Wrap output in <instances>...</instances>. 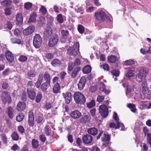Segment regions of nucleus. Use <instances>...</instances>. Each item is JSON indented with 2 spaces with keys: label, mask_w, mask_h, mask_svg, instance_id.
Returning a JSON list of instances; mask_svg holds the SVG:
<instances>
[{
  "label": "nucleus",
  "mask_w": 151,
  "mask_h": 151,
  "mask_svg": "<svg viewBox=\"0 0 151 151\" xmlns=\"http://www.w3.org/2000/svg\"><path fill=\"white\" fill-rule=\"evenodd\" d=\"M37 13L34 12L30 15V17L29 19V20L30 22H35L37 20Z\"/></svg>",
  "instance_id": "32"
},
{
  "label": "nucleus",
  "mask_w": 151,
  "mask_h": 151,
  "mask_svg": "<svg viewBox=\"0 0 151 151\" xmlns=\"http://www.w3.org/2000/svg\"><path fill=\"white\" fill-rule=\"evenodd\" d=\"M134 73L132 70H130L128 71L126 74V76L128 78H129L133 76L134 75Z\"/></svg>",
  "instance_id": "52"
},
{
  "label": "nucleus",
  "mask_w": 151,
  "mask_h": 151,
  "mask_svg": "<svg viewBox=\"0 0 151 151\" xmlns=\"http://www.w3.org/2000/svg\"><path fill=\"white\" fill-rule=\"evenodd\" d=\"M91 67L89 65H87L83 68L82 71L84 74H87L91 72Z\"/></svg>",
  "instance_id": "27"
},
{
  "label": "nucleus",
  "mask_w": 151,
  "mask_h": 151,
  "mask_svg": "<svg viewBox=\"0 0 151 151\" xmlns=\"http://www.w3.org/2000/svg\"><path fill=\"white\" fill-rule=\"evenodd\" d=\"M33 86V83L32 81H29L27 82V89H32V87Z\"/></svg>",
  "instance_id": "51"
},
{
  "label": "nucleus",
  "mask_w": 151,
  "mask_h": 151,
  "mask_svg": "<svg viewBox=\"0 0 151 151\" xmlns=\"http://www.w3.org/2000/svg\"><path fill=\"white\" fill-rule=\"evenodd\" d=\"M148 73V70L146 68L143 67L141 68L136 77V81L139 83L141 82L142 80L143 77Z\"/></svg>",
  "instance_id": "4"
},
{
  "label": "nucleus",
  "mask_w": 151,
  "mask_h": 151,
  "mask_svg": "<svg viewBox=\"0 0 151 151\" xmlns=\"http://www.w3.org/2000/svg\"><path fill=\"white\" fill-rule=\"evenodd\" d=\"M16 23L19 26L21 25L23 23V17L20 13L17 14L16 15Z\"/></svg>",
  "instance_id": "16"
},
{
  "label": "nucleus",
  "mask_w": 151,
  "mask_h": 151,
  "mask_svg": "<svg viewBox=\"0 0 151 151\" xmlns=\"http://www.w3.org/2000/svg\"><path fill=\"white\" fill-rule=\"evenodd\" d=\"M34 118L33 112L30 111L28 114V123L30 126L32 127L34 124Z\"/></svg>",
  "instance_id": "13"
},
{
  "label": "nucleus",
  "mask_w": 151,
  "mask_h": 151,
  "mask_svg": "<svg viewBox=\"0 0 151 151\" xmlns=\"http://www.w3.org/2000/svg\"><path fill=\"white\" fill-rule=\"evenodd\" d=\"M108 60L111 63H115L117 60V59L116 56L115 55H111L108 58Z\"/></svg>",
  "instance_id": "31"
},
{
  "label": "nucleus",
  "mask_w": 151,
  "mask_h": 151,
  "mask_svg": "<svg viewBox=\"0 0 151 151\" xmlns=\"http://www.w3.org/2000/svg\"><path fill=\"white\" fill-rule=\"evenodd\" d=\"M91 119V116L90 115L83 116L80 119V122L81 123L85 124L89 122Z\"/></svg>",
  "instance_id": "17"
},
{
  "label": "nucleus",
  "mask_w": 151,
  "mask_h": 151,
  "mask_svg": "<svg viewBox=\"0 0 151 151\" xmlns=\"http://www.w3.org/2000/svg\"><path fill=\"white\" fill-rule=\"evenodd\" d=\"M1 98L3 103L6 104L8 103L10 104L12 102V99L9 92L6 91L2 93Z\"/></svg>",
  "instance_id": "6"
},
{
  "label": "nucleus",
  "mask_w": 151,
  "mask_h": 151,
  "mask_svg": "<svg viewBox=\"0 0 151 151\" xmlns=\"http://www.w3.org/2000/svg\"><path fill=\"white\" fill-rule=\"evenodd\" d=\"M78 29L79 33L82 34L84 31V28L82 25H79L78 27Z\"/></svg>",
  "instance_id": "54"
},
{
  "label": "nucleus",
  "mask_w": 151,
  "mask_h": 151,
  "mask_svg": "<svg viewBox=\"0 0 151 151\" xmlns=\"http://www.w3.org/2000/svg\"><path fill=\"white\" fill-rule=\"evenodd\" d=\"M42 42V38L39 34H36L34 36L33 40V45L36 48H39L41 46Z\"/></svg>",
  "instance_id": "5"
},
{
  "label": "nucleus",
  "mask_w": 151,
  "mask_h": 151,
  "mask_svg": "<svg viewBox=\"0 0 151 151\" xmlns=\"http://www.w3.org/2000/svg\"><path fill=\"white\" fill-rule=\"evenodd\" d=\"M93 139V137L89 134L85 135L83 137V143L86 144H89L91 143Z\"/></svg>",
  "instance_id": "12"
},
{
  "label": "nucleus",
  "mask_w": 151,
  "mask_h": 151,
  "mask_svg": "<svg viewBox=\"0 0 151 151\" xmlns=\"http://www.w3.org/2000/svg\"><path fill=\"white\" fill-rule=\"evenodd\" d=\"M147 143L151 147V134L148 133L147 135Z\"/></svg>",
  "instance_id": "57"
},
{
  "label": "nucleus",
  "mask_w": 151,
  "mask_h": 151,
  "mask_svg": "<svg viewBox=\"0 0 151 151\" xmlns=\"http://www.w3.org/2000/svg\"><path fill=\"white\" fill-rule=\"evenodd\" d=\"M51 63L52 66L55 67L58 65H60L61 62L59 60L56 59L52 61Z\"/></svg>",
  "instance_id": "37"
},
{
  "label": "nucleus",
  "mask_w": 151,
  "mask_h": 151,
  "mask_svg": "<svg viewBox=\"0 0 151 151\" xmlns=\"http://www.w3.org/2000/svg\"><path fill=\"white\" fill-rule=\"evenodd\" d=\"M61 34L64 38L66 39L69 35V31L65 30H62Z\"/></svg>",
  "instance_id": "39"
},
{
  "label": "nucleus",
  "mask_w": 151,
  "mask_h": 151,
  "mask_svg": "<svg viewBox=\"0 0 151 151\" xmlns=\"http://www.w3.org/2000/svg\"><path fill=\"white\" fill-rule=\"evenodd\" d=\"M27 92L29 98L30 100H34L36 97V92L34 89L27 90Z\"/></svg>",
  "instance_id": "10"
},
{
  "label": "nucleus",
  "mask_w": 151,
  "mask_h": 151,
  "mask_svg": "<svg viewBox=\"0 0 151 151\" xmlns=\"http://www.w3.org/2000/svg\"><path fill=\"white\" fill-rule=\"evenodd\" d=\"M27 75L29 77H35L37 75V73L34 70H31L28 72Z\"/></svg>",
  "instance_id": "41"
},
{
  "label": "nucleus",
  "mask_w": 151,
  "mask_h": 151,
  "mask_svg": "<svg viewBox=\"0 0 151 151\" xmlns=\"http://www.w3.org/2000/svg\"><path fill=\"white\" fill-rule=\"evenodd\" d=\"M60 86L59 83H55L52 88L53 92L54 93H58L60 92Z\"/></svg>",
  "instance_id": "22"
},
{
  "label": "nucleus",
  "mask_w": 151,
  "mask_h": 151,
  "mask_svg": "<svg viewBox=\"0 0 151 151\" xmlns=\"http://www.w3.org/2000/svg\"><path fill=\"white\" fill-rule=\"evenodd\" d=\"M50 86V83L45 82L41 84L40 88L42 92H46Z\"/></svg>",
  "instance_id": "20"
},
{
  "label": "nucleus",
  "mask_w": 151,
  "mask_h": 151,
  "mask_svg": "<svg viewBox=\"0 0 151 151\" xmlns=\"http://www.w3.org/2000/svg\"><path fill=\"white\" fill-rule=\"evenodd\" d=\"M5 55L6 60L9 63H12L14 61V56L10 51H6L5 52Z\"/></svg>",
  "instance_id": "11"
},
{
  "label": "nucleus",
  "mask_w": 151,
  "mask_h": 151,
  "mask_svg": "<svg viewBox=\"0 0 151 151\" xmlns=\"http://www.w3.org/2000/svg\"><path fill=\"white\" fill-rule=\"evenodd\" d=\"M88 132L90 134L95 135L98 133V130L96 128H91L88 129Z\"/></svg>",
  "instance_id": "28"
},
{
  "label": "nucleus",
  "mask_w": 151,
  "mask_h": 151,
  "mask_svg": "<svg viewBox=\"0 0 151 151\" xmlns=\"http://www.w3.org/2000/svg\"><path fill=\"white\" fill-rule=\"evenodd\" d=\"M43 78L45 82L51 83V78L49 74L47 72H45L44 74Z\"/></svg>",
  "instance_id": "29"
},
{
  "label": "nucleus",
  "mask_w": 151,
  "mask_h": 151,
  "mask_svg": "<svg viewBox=\"0 0 151 151\" xmlns=\"http://www.w3.org/2000/svg\"><path fill=\"white\" fill-rule=\"evenodd\" d=\"M101 67L104 70H109V66L108 64H106L101 65Z\"/></svg>",
  "instance_id": "64"
},
{
  "label": "nucleus",
  "mask_w": 151,
  "mask_h": 151,
  "mask_svg": "<svg viewBox=\"0 0 151 151\" xmlns=\"http://www.w3.org/2000/svg\"><path fill=\"white\" fill-rule=\"evenodd\" d=\"M35 121L38 123H42V122H44L43 121V118L42 117L40 116H37L35 117Z\"/></svg>",
  "instance_id": "46"
},
{
  "label": "nucleus",
  "mask_w": 151,
  "mask_h": 151,
  "mask_svg": "<svg viewBox=\"0 0 151 151\" xmlns=\"http://www.w3.org/2000/svg\"><path fill=\"white\" fill-rule=\"evenodd\" d=\"M11 42L13 44H20L22 43L21 40L15 37L13 38L11 40Z\"/></svg>",
  "instance_id": "36"
},
{
  "label": "nucleus",
  "mask_w": 151,
  "mask_h": 151,
  "mask_svg": "<svg viewBox=\"0 0 151 151\" xmlns=\"http://www.w3.org/2000/svg\"><path fill=\"white\" fill-rule=\"evenodd\" d=\"M43 79V76L42 74H40L38 76V80L35 83V86L37 88H39L41 86L40 85L42 82Z\"/></svg>",
  "instance_id": "25"
},
{
  "label": "nucleus",
  "mask_w": 151,
  "mask_h": 151,
  "mask_svg": "<svg viewBox=\"0 0 151 151\" xmlns=\"http://www.w3.org/2000/svg\"><path fill=\"white\" fill-rule=\"evenodd\" d=\"M56 19L57 21L60 24L63 22V19L62 14H58L56 17Z\"/></svg>",
  "instance_id": "40"
},
{
  "label": "nucleus",
  "mask_w": 151,
  "mask_h": 151,
  "mask_svg": "<svg viewBox=\"0 0 151 151\" xmlns=\"http://www.w3.org/2000/svg\"><path fill=\"white\" fill-rule=\"evenodd\" d=\"M73 98L75 102L77 104H84L86 102L84 96L81 93L76 92L73 95Z\"/></svg>",
  "instance_id": "3"
},
{
  "label": "nucleus",
  "mask_w": 151,
  "mask_h": 151,
  "mask_svg": "<svg viewBox=\"0 0 151 151\" xmlns=\"http://www.w3.org/2000/svg\"><path fill=\"white\" fill-rule=\"evenodd\" d=\"M24 118V115L23 113H19L17 114L16 116V120L18 122L22 121Z\"/></svg>",
  "instance_id": "30"
},
{
  "label": "nucleus",
  "mask_w": 151,
  "mask_h": 151,
  "mask_svg": "<svg viewBox=\"0 0 151 151\" xmlns=\"http://www.w3.org/2000/svg\"><path fill=\"white\" fill-rule=\"evenodd\" d=\"M81 70V68L80 67L77 66L72 71L71 77L73 78H75Z\"/></svg>",
  "instance_id": "23"
},
{
  "label": "nucleus",
  "mask_w": 151,
  "mask_h": 151,
  "mask_svg": "<svg viewBox=\"0 0 151 151\" xmlns=\"http://www.w3.org/2000/svg\"><path fill=\"white\" fill-rule=\"evenodd\" d=\"M62 95L65 99V103L68 104L70 103L72 100V96L70 92H67L66 93H63Z\"/></svg>",
  "instance_id": "9"
},
{
  "label": "nucleus",
  "mask_w": 151,
  "mask_h": 151,
  "mask_svg": "<svg viewBox=\"0 0 151 151\" xmlns=\"http://www.w3.org/2000/svg\"><path fill=\"white\" fill-rule=\"evenodd\" d=\"M35 29V27L33 26H30L28 27L27 29L23 30L24 34L26 35H28L32 33Z\"/></svg>",
  "instance_id": "18"
},
{
  "label": "nucleus",
  "mask_w": 151,
  "mask_h": 151,
  "mask_svg": "<svg viewBox=\"0 0 151 151\" xmlns=\"http://www.w3.org/2000/svg\"><path fill=\"white\" fill-rule=\"evenodd\" d=\"M27 59V57L24 55H21L20 56L18 60L20 62H23L26 61Z\"/></svg>",
  "instance_id": "49"
},
{
  "label": "nucleus",
  "mask_w": 151,
  "mask_h": 151,
  "mask_svg": "<svg viewBox=\"0 0 151 151\" xmlns=\"http://www.w3.org/2000/svg\"><path fill=\"white\" fill-rule=\"evenodd\" d=\"M104 96L102 95H99L97 97V100L99 102L102 101L104 99Z\"/></svg>",
  "instance_id": "63"
},
{
  "label": "nucleus",
  "mask_w": 151,
  "mask_h": 151,
  "mask_svg": "<svg viewBox=\"0 0 151 151\" xmlns=\"http://www.w3.org/2000/svg\"><path fill=\"white\" fill-rule=\"evenodd\" d=\"M81 63V61L80 59L77 58L75 59L74 62V65L75 66L80 65Z\"/></svg>",
  "instance_id": "61"
},
{
  "label": "nucleus",
  "mask_w": 151,
  "mask_h": 151,
  "mask_svg": "<svg viewBox=\"0 0 151 151\" xmlns=\"http://www.w3.org/2000/svg\"><path fill=\"white\" fill-rule=\"evenodd\" d=\"M99 112L104 117H106L108 114V110L107 107L105 105H101L99 107Z\"/></svg>",
  "instance_id": "7"
},
{
  "label": "nucleus",
  "mask_w": 151,
  "mask_h": 151,
  "mask_svg": "<svg viewBox=\"0 0 151 151\" xmlns=\"http://www.w3.org/2000/svg\"><path fill=\"white\" fill-rule=\"evenodd\" d=\"M74 63L73 64V62H70L68 64V69L69 71H71L73 68H74Z\"/></svg>",
  "instance_id": "58"
},
{
  "label": "nucleus",
  "mask_w": 151,
  "mask_h": 151,
  "mask_svg": "<svg viewBox=\"0 0 151 151\" xmlns=\"http://www.w3.org/2000/svg\"><path fill=\"white\" fill-rule=\"evenodd\" d=\"M71 116L74 119H77L79 118L81 116V113L78 110L73 111L70 113Z\"/></svg>",
  "instance_id": "21"
},
{
  "label": "nucleus",
  "mask_w": 151,
  "mask_h": 151,
  "mask_svg": "<svg viewBox=\"0 0 151 151\" xmlns=\"http://www.w3.org/2000/svg\"><path fill=\"white\" fill-rule=\"evenodd\" d=\"M32 147L35 149L38 148L39 146L38 142L35 139H33L32 141Z\"/></svg>",
  "instance_id": "35"
},
{
  "label": "nucleus",
  "mask_w": 151,
  "mask_h": 151,
  "mask_svg": "<svg viewBox=\"0 0 151 151\" xmlns=\"http://www.w3.org/2000/svg\"><path fill=\"white\" fill-rule=\"evenodd\" d=\"M95 17L96 20L100 22L106 21L110 22L112 19L111 15L107 16L106 13L102 10L95 13Z\"/></svg>",
  "instance_id": "1"
},
{
  "label": "nucleus",
  "mask_w": 151,
  "mask_h": 151,
  "mask_svg": "<svg viewBox=\"0 0 151 151\" xmlns=\"http://www.w3.org/2000/svg\"><path fill=\"white\" fill-rule=\"evenodd\" d=\"M47 10L43 6H41V8L40 9L39 12L40 13H41L42 14L45 15L47 12Z\"/></svg>",
  "instance_id": "43"
},
{
  "label": "nucleus",
  "mask_w": 151,
  "mask_h": 151,
  "mask_svg": "<svg viewBox=\"0 0 151 151\" xmlns=\"http://www.w3.org/2000/svg\"><path fill=\"white\" fill-rule=\"evenodd\" d=\"M86 79L85 77H82L78 84V88L80 90H82L84 87L86 83Z\"/></svg>",
  "instance_id": "15"
},
{
  "label": "nucleus",
  "mask_w": 151,
  "mask_h": 151,
  "mask_svg": "<svg viewBox=\"0 0 151 151\" xmlns=\"http://www.w3.org/2000/svg\"><path fill=\"white\" fill-rule=\"evenodd\" d=\"M111 139L110 136L108 135L104 134L103 137H101L102 140L103 141H109Z\"/></svg>",
  "instance_id": "38"
},
{
  "label": "nucleus",
  "mask_w": 151,
  "mask_h": 151,
  "mask_svg": "<svg viewBox=\"0 0 151 151\" xmlns=\"http://www.w3.org/2000/svg\"><path fill=\"white\" fill-rule=\"evenodd\" d=\"M141 102L142 103L139 106V109L142 110L143 109L147 108V105L145 104L142 103V101Z\"/></svg>",
  "instance_id": "60"
},
{
  "label": "nucleus",
  "mask_w": 151,
  "mask_h": 151,
  "mask_svg": "<svg viewBox=\"0 0 151 151\" xmlns=\"http://www.w3.org/2000/svg\"><path fill=\"white\" fill-rule=\"evenodd\" d=\"M52 126H49L47 125L45 127V132L47 135L49 136L51 134L52 128Z\"/></svg>",
  "instance_id": "26"
},
{
  "label": "nucleus",
  "mask_w": 151,
  "mask_h": 151,
  "mask_svg": "<svg viewBox=\"0 0 151 151\" xmlns=\"http://www.w3.org/2000/svg\"><path fill=\"white\" fill-rule=\"evenodd\" d=\"M24 8L27 10L31 9L32 6V4L29 2H27L24 4Z\"/></svg>",
  "instance_id": "45"
},
{
  "label": "nucleus",
  "mask_w": 151,
  "mask_h": 151,
  "mask_svg": "<svg viewBox=\"0 0 151 151\" xmlns=\"http://www.w3.org/2000/svg\"><path fill=\"white\" fill-rule=\"evenodd\" d=\"M53 57V54L51 53H47L45 55V58L48 60L52 58Z\"/></svg>",
  "instance_id": "62"
},
{
  "label": "nucleus",
  "mask_w": 151,
  "mask_h": 151,
  "mask_svg": "<svg viewBox=\"0 0 151 151\" xmlns=\"http://www.w3.org/2000/svg\"><path fill=\"white\" fill-rule=\"evenodd\" d=\"M95 105V101L94 100H92L91 102L87 103V106L89 108L93 107Z\"/></svg>",
  "instance_id": "50"
},
{
  "label": "nucleus",
  "mask_w": 151,
  "mask_h": 151,
  "mask_svg": "<svg viewBox=\"0 0 151 151\" xmlns=\"http://www.w3.org/2000/svg\"><path fill=\"white\" fill-rule=\"evenodd\" d=\"M45 20V18L44 17L41 16L39 17V19L38 21V23L40 25H42L44 23Z\"/></svg>",
  "instance_id": "47"
},
{
  "label": "nucleus",
  "mask_w": 151,
  "mask_h": 151,
  "mask_svg": "<svg viewBox=\"0 0 151 151\" xmlns=\"http://www.w3.org/2000/svg\"><path fill=\"white\" fill-rule=\"evenodd\" d=\"M4 14L6 16L10 15L12 13L11 8L10 7H7L4 9Z\"/></svg>",
  "instance_id": "42"
},
{
  "label": "nucleus",
  "mask_w": 151,
  "mask_h": 151,
  "mask_svg": "<svg viewBox=\"0 0 151 151\" xmlns=\"http://www.w3.org/2000/svg\"><path fill=\"white\" fill-rule=\"evenodd\" d=\"M134 62L132 60L130 59L129 60H126L124 63V64L125 65H131L134 64Z\"/></svg>",
  "instance_id": "55"
},
{
  "label": "nucleus",
  "mask_w": 151,
  "mask_h": 151,
  "mask_svg": "<svg viewBox=\"0 0 151 151\" xmlns=\"http://www.w3.org/2000/svg\"><path fill=\"white\" fill-rule=\"evenodd\" d=\"M26 104L24 102L19 101L17 105L16 109L19 111L24 110L26 108Z\"/></svg>",
  "instance_id": "14"
},
{
  "label": "nucleus",
  "mask_w": 151,
  "mask_h": 151,
  "mask_svg": "<svg viewBox=\"0 0 151 151\" xmlns=\"http://www.w3.org/2000/svg\"><path fill=\"white\" fill-rule=\"evenodd\" d=\"M42 95L41 92H38L36 97V102L37 103L40 102L42 98Z\"/></svg>",
  "instance_id": "33"
},
{
  "label": "nucleus",
  "mask_w": 151,
  "mask_h": 151,
  "mask_svg": "<svg viewBox=\"0 0 151 151\" xmlns=\"http://www.w3.org/2000/svg\"><path fill=\"white\" fill-rule=\"evenodd\" d=\"M21 100L23 101V102L25 101H26L27 100V96L25 92H24L23 93L21 96Z\"/></svg>",
  "instance_id": "56"
},
{
  "label": "nucleus",
  "mask_w": 151,
  "mask_h": 151,
  "mask_svg": "<svg viewBox=\"0 0 151 151\" xmlns=\"http://www.w3.org/2000/svg\"><path fill=\"white\" fill-rule=\"evenodd\" d=\"M116 126L115 127L116 129H118L121 127H122L121 130H124V126L123 123H120L119 121H118L116 122Z\"/></svg>",
  "instance_id": "44"
},
{
  "label": "nucleus",
  "mask_w": 151,
  "mask_h": 151,
  "mask_svg": "<svg viewBox=\"0 0 151 151\" xmlns=\"http://www.w3.org/2000/svg\"><path fill=\"white\" fill-rule=\"evenodd\" d=\"M11 1L10 0H5L3 1L1 4L3 6H8L10 5Z\"/></svg>",
  "instance_id": "53"
},
{
  "label": "nucleus",
  "mask_w": 151,
  "mask_h": 151,
  "mask_svg": "<svg viewBox=\"0 0 151 151\" xmlns=\"http://www.w3.org/2000/svg\"><path fill=\"white\" fill-rule=\"evenodd\" d=\"M111 73L113 75L116 76H119L120 71L119 70H113L111 71Z\"/></svg>",
  "instance_id": "48"
},
{
  "label": "nucleus",
  "mask_w": 151,
  "mask_h": 151,
  "mask_svg": "<svg viewBox=\"0 0 151 151\" xmlns=\"http://www.w3.org/2000/svg\"><path fill=\"white\" fill-rule=\"evenodd\" d=\"M14 109L11 106H9L7 108L6 112L8 116L10 119H12L14 116Z\"/></svg>",
  "instance_id": "24"
},
{
  "label": "nucleus",
  "mask_w": 151,
  "mask_h": 151,
  "mask_svg": "<svg viewBox=\"0 0 151 151\" xmlns=\"http://www.w3.org/2000/svg\"><path fill=\"white\" fill-rule=\"evenodd\" d=\"M12 139L15 141H17L19 140V136L17 133L15 132L12 133L11 136Z\"/></svg>",
  "instance_id": "34"
},
{
  "label": "nucleus",
  "mask_w": 151,
  "mask_h": 151,
  "mask_svg": "<svg viewBox=\"0 0 151 151\" xmlns=\"http://www.w3.org/2000/svg\"><path fill=\"white\" fill-rule=\"evenodd\" d=\"M59 40V37L58 36L55 35L52 37L49 40L48 45L52 47L55 45Z\"/></svg>",
  "instance_id": "8"
},
{
  "label": "nucleus",
  "mask_w": 151,
  "mask_h": 151,
  "mask_svg": "<svg viewBox=\"0 0 151 151\" xmlns=\"http://www.w3.org/2000/svg\"><path fill=\"white\" fill-rule=\"evenodd\" d=\"M11 72L10 69L9 68H7L2 72V74L5 76H7Z\"/></svg>",
  "instance_id": "59"
},
{
  "label": "nucleus",
  "mask_w": 151,
  "mask_h": 151,
  "mask_svg": "<svg viewBox=\"0 0 151 151\" xmlns=\"http://www.w3.org/2000/svg\"><path fill=\"white\" fill-rule=\"evenodd\" d=\"M79 44L78 42H76L73 47H70L67 49V54L70 56H75L79 53Z\"/></svg>",
  "instance_id": "2"
},
{
  "label": "nucleus",
  "mask_w": 151,
  "mask_h": 151,
  "mask_svg": "<svg viewBox=\"0 0 151 151\" xmlns=\"http://www.w3.org/2000/svg\"><path fill=\"white\" fill-rule=\"evenodd\" d=\"M44 34L45 37L47 38L49 37L52 35V31L50 27L47 26L45 28Z\"/></svg>",
  "instance_id": "19"
}]
</instances>
